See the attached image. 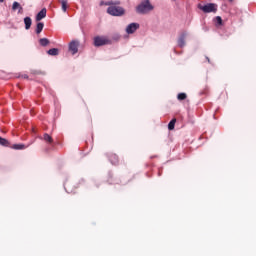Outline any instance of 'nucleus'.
Instances as JSON below:
<instances>
[{
  "label": "nucleus",
  "mask_w": 256,
  "mask_h": 256,
  "mask_svg": "<svg viewBox=\"0 0 256 256\" xmlns=\"http://www.w3.org/2000/svg\"><path fill=\"white\" fill-rule=\"evenodd\" d=\"M24 25L26 30L31 29V25H33V20H31V17L27 16L24 18Z\"/></svg>",
  "instance_id": "1a4fd4ad"
},
{
  "label": "nucleus",
  "mask_w": 256,
  "mask_h": 256,
  "mask_svg": "<svg viewBox=\"0 0 256 256\" xmlns=\"http://www.w3.org/2000/svg\"><path fill=\"white\" fill-rule=\"evenodd\" d=\"M206 60L208 61V63H211V59H209V57L206 56Z\"/></svg>",
  "instance_id": "b1692460"
},
{
  "label": "nucleus",
  "mask_w": 256,
  "mask_h": 256,
  "mask_svg": "<svg viewBox=\"0 0 256 256\" xmlns=\"http://www.w3.org/2000/svg\"><path fill=\"white\" fill-rule=\"evenodd\" d=\"M69 51H71L72 55H75L79 51V41L73 40L69 44Z\"/></svg>",
  "instance_id": "423d86ee"
},
{
  "label": "nucleus",
  "mask_w": 256,
  "mask_h": 256,
  "mask_svg": "<svg viewBox=\"0 0 256 256\" xmlns=\"http://www.w3.org/2000/svg\"><path fill=\"white\" fill-rule=\"evenodd\" d=\"M103 45H111V40L105 36H96L94 37V46L103 47Z\"/></svg>",
  "instance_id": "20e7f679"
},
{
  "label": "nucleus",
  "mask_w": 256,
  "mask_h": 256,
  "mask_svg": "<svg viewBox=\"0 0 256 256\" xmlns=\"http://www.w3.org/2000/svg\"><path fill=\"white\" fill-rule=\"evenodd\" d=\"M137 29H139V23H130L127 27H126V33L128 35H133V33H135V31H137Z\"/></svg>",
  "instance_id": "39448f33"
},
{
  "label": "nucleus",
  "mask_w": 256,
  "mask_h": 256,
  "mask_svg": "<svg viewBox=\"0 0 256 256\" xmlns=\"http://www.w3.org/2000/svg\"><path fill=\"white\" fill-rule=\"evenodd\" d=\"M23 79H29V76L27 74L22 75Z\"/></svg>",
  "instance_id": "5701e85b"
},
{
  "label": "nucleus",
  "mask_w": 256,
  "mask_h": 256,
  "mask_svg": "<svg viewBox=\"0 0 256 256\" xmlns=\"http://www.w3.org/2000/svg\"><path fill=\"white\" fill-rule=\"evenodd\" d=\"M5 0H0V3H3Z\"/></svg>",
  "instance_id": "bb28decb"
},
{
  "label": "nucleus",
  "mask_w": 256,
  "mask_h": 256,
  "mask_svg": "<svg viewBox=\"0 0 256 256\" xmlns=\"http://www.w3.org/2000/svg\"><path fill=\"white\" fill-rule=\"evenodd\" d=\"M198 9L203 11V13H217V4L215 3H208L206 5H198Z\"/></svg>",
  "instance_id": "7ed1b4c3"
},
{
  "label": "nucleus",
  "mask_w": 256,
  "mask_h": 256,
  "mask_svg": "<svg viewBox=\"0 0 256 256\" xmlns=\"http://www.w3.org/2000/svg\"><path fill=\"white\" fill-rule=\"evenodd\" d=\"M100 5L109 6L107 8V13L109 15H112V17H123V15H125V9H123V7L121 6H116V5H121L120 1L101 2Z\"/></svg>",
  "instance_id": "f257e3e1"
},
{
  "label": "nucleus",
  "mask_w": 256,
  "mask_h": 256,
  "mask_svg": "<svg viewBox=\"0 0 256 256\" xmlns=\"http://www.w3.org/2000/svg\"><path fill=\"white\" fill-rule=\"evenodd\" d=\"M187 39V32H182L178 38V47H180L181 49H183V47H185L186 43L185 40Z\"/></svg>",
  "instance_id": "0eeeda50"
},
{
  "label": "nucleus",
  "mask_w": 256,
  "mask_h": 256,
  "mask_svg": "<svg viewBox=\"0 0 256 256\" xmlns=\"http://www.w3.org/2000/svg\"><path fill=\"white\" fill-rule=\"evenodd\" d=\"M0 145H2L3 147H9V141L0 136Z\"/></svg>",
  "instance_id": "dca6fc26"
},
{
  "label": "nucleus",
  "mask_w": 256,
  "mask_h": 256,
  "mask_svg": "<svg viewBox=\"0 0 256 256\" xmlns=\"http://www.w3.org/2000/svg\"><path fill=\"white\" fill-rule=\"evenodd\" d=\"M60 3L62 5V11L64 13H66L67 12V0H60Z\"/></svg>",
  "instance_id": "a211bd4d"
},
{
  "label": "nucleus",
  "mask_w": 256,
  "mask_h": 256,
  "mask_svg": "<svg viewBox=\"0 0 256 256\" xmlns=\"http://www.w3.org/2000/svg\"><path fill=\"white\" fill-rule=\"evenodd\" d=\"M230 3H233V0H228Z\"/></svg>",
  "instance_id": "cd10ccee"
},
{
  "label": "nucleus",
  "mask_w": 256,
  "mask_h": 256,
  "mask_svg": "<svg viewBox=\"0 0 256 256\" xmlns=\"http://www.w3.org/2000/svg\"><path fill=\"white\" fill-rule=\"evenodd\" d=\"M47 17V9L43 8L38 14L36 15V21H41Z\"/></svg>",
  "instance_id": "6e6552de"
},
{
  "label": "nucleus",
  "mask_w": 256,
  "mask_h": 256,
  "mask_svg": "<svg viewBox=\"0 0 256 256\" xmlns=\"http://www.w3.org/2000/svg\"><path fill=\"white\" fill-rule=\"evenodd\" d=\"M110 161L112 163V165H117V163H119V157L117 155H112V157L110 158Z\"/></svg>",
  "instance_id": "f3484780"
},
{
  "label": "nucleus",
  "mask_w": 256,
  "mask_h": 256,
  "mask_svg": "<svg viewBox=\"0 0 256 256\" xmlns=\"http://www.w3.org/2000/svg\"><path fill=\"white\" fill-rule=\"evenodd\" d=\"M18 13H19L20 15L23 14V7H22V6L19 7Z\"/></svg>",
  "instance_id": "4be33fe9"
},
{
  "label": "nucleus",
  "mask_w": 256,
  "mask_h": 256,
  "mask_svg": "<svg viewBox=\"0 0 256 256\" xmlns=\"http://www.w3.org/2000/svg\"><path fill=\"white\" fill-rule=\"evenodd\" d=\"M175 123H177V119H172L169 124H168V129L169 131H173V129H175Z\"/></svg>",
  "instance_id": "ddd939ff"
},
{
  "label": "nucleus",
  "mask_w": 256,
  "mask_h": 256,
  "mask_svg": "<svg viewBox=\"0 0 256 256\" xmlns=\"http://www.w3.org/2000/svg\"><path fill=\"white\" fill-rule=\"evenodd\" d=\"M216 23L217 25H223V19L221 18V16L216 17Z\"/></svg>",
  "instance_id": "412c9836"
},
{
  "label": "nucleus",
  "mask_w": 256,
  "mask_h": 256,
  "mask_svg": "<svg viewBox=\"0 0 256 256\" xmlns=\"http://www.w3.org/2000/svg\"><path fill=\"white\" fill-rule=\"evenodd\" d=\"M50 41L47 38H41L39 40V44L41 45V47H47V45H49Z\"/></svg>",
  "instance_id": "f8f14e48"
},
{
  "label": "nucleus",
  "mask_w": 256,
  "mask_h": 256,
  "mask_svg": "<svg viewBox=\"0 0 256 256\" xmlns=\"http://www.w3.org/2000/svg\"><path fill=\"white\" fill-rule=\"evenodd\" d=\"M44 141H46V143H49L51 145V143H53V138L51 137V135L45 133L44 137H43Z\"/></svg>",
  "instance_id": "4468645a"
},
{
  "label": "nucleus",
  "mask_w": 256,
  "mask_h": 256,
  "mask_svg": "<svg viewBox=\"0 0 256 256\" xmlns=\"http://www.w3.org/2000/svg\"><path fill=\"white\" fill-rule=\"evenodd\" d=\"M48 55H51L52 57H55L59 55V49L57 48H51L47 51Z\"/></svg>",
  "instance_id": "9d476101"
},
{
  "label": "nucleus",
  "mask_w": 256,
  "mask_h": 256,
  "mask_svg": "<svg viewBox=\"0 0 256 256\" xmlns=\"http://www.w3.org/2000/svg\"><path fill=\"white\" fill-rule=\"evenodd\" d=\"M206 92H201V95H205Z\"/></svg>",
  "instance_id": "a878e982"
},
{
  "label": "nucleus",
  "mask_w": 256,
  "mask_h": 256,
  "mask_svg": "<svg viewBox=\"0 0 256 256\" xmlns=\"http://www.w3.org/2000/svg\"><path fill=\"white\" fill-rule=\"evenodd\" d=\"M114 39H119V35L115 36Z\"/></svg>",
  "instance_id": "393cba45"
},
{
  "label": "nucleus",
  "mask_w": 256,
  "mask_h": 256,
  "mask_svg": "<svg viewBox=\"0 0 256 256\" xmlns=\"http://www.w3.org/2000/svg\"><path fill=\"white\" fill-rule=\"evenodd\" d=\"M12 148L15 150H23V149H27V146H25V144H14Z\"/></svg>",
  "instance_id": "2eb2a0df"
},
{
  "label": "nucleus",
  "mask_w": 256,
  "mask_h": 256,
  "mask_svg": "<svg viewBox=\"0 0 256 256\" xmlns=\"http://www.w3.org/2000/svg\"><path fill=\"white\" fill-rule=\"evenodd\" d=\"M43 27H45V24L43 22L37 23V26H36L37 35H39V33H41V31H43Z\"/></svg>",
  "instance_id": "9b49d317"
},
{
  "label": "nucleus",
  "mask_w": 256,
  "mask_h": 256,
  "mask_svg": "<svg viewBox=\"0 0 256 256\" xmlns=\"http://www.w3.org/2000/svg\"><path fill=\"white\" fill-rule=\"evenodd\" d=\"M149 11H153V5H151V2H149V0L142 1L136 7V12L139 13V15H147Z\"/></svg>",
  "instance_id": "f03ea898"
},
{
  "label": "nucleus",
  "mask_w": 256,
  "mask_h": 256,
  "mask_svg": "<svg viewBox=\"0 0 256 256\" xmlns=\"http://www.w3.org/2000/svg\"><path fill=\"white\" fill-rule=\"evenodd\" d=\"M178 101H185L187 99V94L186 93H179L177 96Z\"/></svg>",
  "instance_id": "6ab92c4d"
},
{
  "label": "nucleus",
  "mask_w": 256,
  "mask_h": 256,
  "mask_svg": "<svg viewBox=\"0 0 256 256\" xmlns=\"http://www.w3.org/2000/svg\"><path fill=\"white\" fill-rule=\"evenodd\" d=\"M21 7V4L19 2H13L12 4V11H17Z\"/></svg>",
  "instance_id": "aec40b11"
}]
</instances>
